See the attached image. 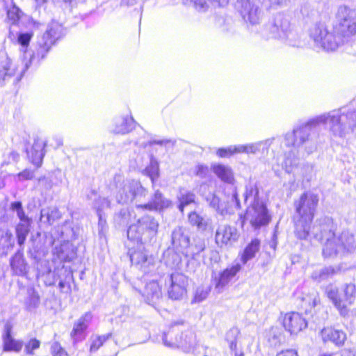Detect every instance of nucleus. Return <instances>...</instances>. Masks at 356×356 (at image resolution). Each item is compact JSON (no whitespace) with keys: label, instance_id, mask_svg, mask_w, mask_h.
<instances>
[{"label":"nucleus","instance_id":"obj_22","mask_svg":"<svg viewBox=\"0 0 356 356\" xmlns=\"http://www.w3.org/2000/svg\"><path fill=\"white\" fill-rule=\"evenodd\" d=\"M309 136L307 132L301 129L293 131L291 135L292 145L301 146L309 140Z\"/></svg>","mask_w":356,"mask_h":356},{"label":"nucleus","instance_id":"obj_5","mask_svg":"<svg viewBox=\"0 0 356 356\" xmlns=\"http://www.w3.org/2000/svg\"><path fill=\"white\" fill-rule=\"evenodd\" d=\"M336 35L334 31L330 32L327 26L322 23L316 24L310 33L312 40L327 51H332L338 47Z\"/></svg>","mask_w":356,"mask_h":356},{"label":"nucleus","instance_id":"obj_31","mask_svg":"<svg viewBox=\"0 0 356 356\" xmlns=\"http://www.w3.org/2000/svg\"><path fill=\"white\" fill-rule=\"evenodd\" d=\"M13 70L11 69V63L8 61H5L0 68V82L4 81L6 76H11Z\"/></svg>","mask_w":356,"mask_h":356},{"label":"nucleus","instance_id":"obj_1","mask_svg":"<svg viewBox=\"0 0 356 356\" xmlns=\"http://www.w3.org/2000/svg\"><path fill=\"white\" fill-rule=\"evenodd\" d=\"M318 202V195L309 191L302 193L299 199L294 202L297 221L306 236L309 233Z\"/></svg>","mask_w":356,"mask_h":356},{"label":"nucleus","instance_id":"obj_12","mask_svg":"<svg viewBox=\"0 0 356 356\" xmlns=\"http://www.w3.org/2000/svg\"><path fill=\"white\" fill-rule=\"evenodd\" d=\"M5 334L3 337V351L19 352L22 348V342L15 340L11 337L12 326L7 323L4 327Z\"/></svg>","mask_w":356,"mask_h":356},{"label":"nucleus","instance_id":"obj_42","mask_svg":"<svg viewBox=\"0 0 356 356\" xmlns=\"http://www.w3.org/2000/svg\"><path fill=\"white\" fill-rule=\"evenodd\" d=\"M274 333L275 334H274V336H273V339H277V341H275L274 343V345L276 346L277 343H280V341H281V339H280L281 334H277L275 330L274 331Z\"/></svg>","mask_w":356,"mask_h":356},{"label":"nucleus","instance_id":"obj_23","mask_svg":"<svg viewBox=\"0 0 356 356\" xmlns=\"http://www.w3.org/2000/svg\"><path fill=\"white\" fill-rule=\"evenodd\" d=\"M327 297L332 301L338 310L346 309L347 303L341 300L338 296V290L337 289H332L327 292Z\"/></svg>","mask_w":356,"mask_h":356},{"label":"nucleus","instance_id":"obj_21","mask_svg":"<svg viewBox=\"0 0 356 356\" xmlns=\"http://www.w3.org/2000/svg\"><path fill=\"white\" fill-rule=\"evenodd\" d=\"M195 195L193 192L188 191L184 194H182L178 198V209L179 211L183 213L184 212L185 208L191 204L195 203Z\"/></svg>","mask_w":356,"mask_h":356},{"label":"nucleus","instance_id":"obj_17","mask_svg":"<svg viewBox=\"0 0 356 356\" xmlns=\"http://www.w3.org/2000/svg\"><path fill=\"white\" fill-rule=\"evenodd\" d=\"M211 169L213 173L222 181L233 184L234 176L232 169L222 164H214Z\"/></svg>","mask_w":356,"mask_h":356},{"label":"nucleus","instance_id":"obj_8","mask_svg":"<svg viewBox=\"0 0 356 356\" xmlns=\"http://www.w3.org/2000/svg\"><path fill=\"white\" fill-rule=\"evenodd\" d=\"M171 284L169 296L174 300L182 298L186 293L187 278L182 273H175L170 275Z\"/></svg>","mask_w":356,"mask_h":356},{"label":"nucleus","instance_id":"obj_11","mask_svg":"<svg viewBox=\"0 0 356 356\" xmlns=\"http://www.w3.org/2000/svg\"><path fill=\"white\" fill-rule=\"evenodd\" d=\"M140 293L149 303H151L161 297L162 289L157 281L152 280L146 283Z\"/></svg>","mask_w":356,"mask_h":356},{"label":"nucleus","instance_id":"obj_32","mask_svg":"<svg viewBox=\"0 0 356 356\" xmlns=\"http://www.w3.org/2000/svg\"><path fill=\"white\" fill-rule=\"evenodd\" d=\"M331 123L330 129L334 134H341L343 132V126L340 122V120L338 117H332L331 118Z\"/></svg>","mask_w":356,"mask_h":356},{"label":"nucleus","instance_id":"obj_20","mask_svg":"<svg viewBox=\"0 0 356 356\" xmlns=\"http://www.w3.org/2000/svg\"><path fill=\"white\" fill-rule=\"evenodd\" d=\"M31 222H22L16 225L15 233L19 245L22 246L24 244L26 237L31 231Z\"/></svg>","mask_w":356,"mask_h":356},{"label":"nucleus","instance_id":"obj_33","mask_svg":"<svg viewBox=\"0 0 356 356\" xmlns=\"http://www.w3.org/2000/svg\"><path fill=\"white\" fill-rule=\"evenodd\" d=\"M40 345V341L36 339H31L25 346V352L28 355H33V350L39 348Z\"/></svg>","mask_w":356,"mask_h":356},{"label":"nucleus","instance_id":"obj_19","mask_svg":"<svg viewBox=\"0 0 356 356\" xmlns=\"http://www.w3.org/2000/svg\"><path fill=\"white\" fill-rule=\"evenodd\" d=\"M188 221L191 226L201 231H205L209 225L207 220L195 210L188 213Z\"/></svg>","mask_w":356,"mask_h":356},{"label":"nucleus","instance_id":"obj_16","mask_svg":"<svg viewBox=\"0 0 356 356\" xmlns=\"http://www.w3.org/2000/svg\"><path fill=\"white\" fill-rule=\"evenodd\" d=\"M90 320V314L86 313L74 324V328L71 332V335L75 341H79L83 337L82 336L83 333L87 329Z\"/></svg>","mask_w":356,"mask_h":356},{"label":"nucleus","instance_id":"obj_41","mask_svg":"<svg viewBox=\"0 0 356 356\" xmlns=\"http://www.w3.org/2000/svg\"><path fill=\"white\" fill-rule=\"evenodd\" d=\"M277 356H298L297 352L293 350H286L282 351Z\"/></svg>","mask_w":356,"mask_h":356},{"label":"nucleus","instance_id":"obj_28","mask_svg":"<svg viewBox=\"0 0 356 356\" xmlns=\"http://www.w3.org/2000/svg\"><path fill=\"white\" fill-rule=\"evenodd\" d=\"M130 259L134 264H143L147 261V256L143 250H136L131 253Z\"/></svg>","mask_w":356,"mask_h":356},{"label":"nucleus","instance_id":"obj_18","mask_svg":"<svg viewBox=\"0 0 356 356\" xmlns=\"http://www.w3.org/2000/svg\"><path fill=\"white\" fill-rule=\"evenodd\" d=\"M322 337L324 341H331L337 345H342L346 339V334L341 330L332 328H324L321 331Z\"/></svg>","mask_w":356,"mask_h":356},{"label":"nucleus","instance_id":"obj_44","mask_svg":"<svg viewBox=\"0 0 356 356\" xmlns=\"http://www.w3.org/2000/svg\"><path fill=\"white\" fill-rule=\"evenodd\" d=\"M10 156L13 159V160H17L18 158L19 157V154L18 152H12L10 154Z\"/></svg>","mask_w":356,"mask_h":356},{"label":"nucleus","instance_id":"obj_13","mask_svg":"<svg viewBox=\"0 0 356 356\" xmlns=\"http://www.w3.org/2000/svg\"><path fill=\"white\" fill-rule=\"evenodd\" d=\"M261 248V240L257 238H252L244 248L241 254V261L245 264L249 260L255 257Z\"/></svg>","mask_w":356,"mask_h":356},{"label":"nucleus","instance_id":"obj_9","mask_svg":"<svg viewBox=\"0 0 356 356\" xmlns=\"http://www.w3.org/2000/svg\"><path fill=\"white\" fill-rule=\"evenodd\" d=\"M238 232L235 227L225 225L216 230L215 240L220 246L228 245L238 240Z\"/></svg>","mask_w":356,"mask_h":356},{"label":"nucleus","instance_id":"obj_14","mask_svg":"<svg viewBox=\"0 0 356 356\" xmlns=\"http://www.w3.org/2000/svg\"><path fill=\"white\" fill-rule=\"evenodd\" d=\"M56 42V38L49 31L45 32L42 35V42L38 44L36 50L37 56L41 59L44 58L51 47L55 45Z\"/></svg>","mask_w":356,"mask_h":356},{"label":"nucleus","instance_id":"obj_15","mask_svg":"<svg viewBox=\"0 0 356 356\" xmlns=\"http://www.w3.org/2000/svg\"><path fill=\"white\" fill-rule=\"evenodd\" d=\"M168 206V203L163 200V194L159 191H156L154 193V200L152 202L139 204L137 208L141 210L156 211Z\"/></svg>","mask_w":356,"mask_h":356},{"label":"nucleus","instance_id":"obj_34","mask_svg":"<svg viewBox=\"0 0 356 356\" xmlns=\"http://www.w3.org/2000/svg\"><path fill=\"white\" fill-rule=\"evenodd\" d=\"M159 229V223L154 218H149V220L145 222V230L147 232L156 234Z\"/></svg>","mask_w":356,"mask_h":356},{"label":"nucleus","instance_id":"obj_39","mask_svg":"<svg viewBox=\"0 0 356 356\" xmlns=\"http://www.w3.org/2000/svg\"><path fill=\"white\" fill-rule=\"evenodd\" d=\"M237 333L236 330H230L226 335V338L227 341H229L230 342V347L231 348H233V346H236V341H235V334Z\"/></svg>","mask_w":356,"mask_h":356},{"label":"nucleus","instance_id":"obj_4","mask_svg":"<svg viewBox=\"0 0 356 356\" xmlns=\"http://www.w3.org/2000/svg\"><path fill=\"white\" fill-rule=\"evenodd\" d=\"M240 218L242 225L245 224L246 220H248L254 229L266 227L271 221V216L269 213L267 205L262 201H255L251 203L247 207Z\"/></svg>","mask_w":356,"mask_h":356},{"label":"nucleus","instance_id":"obj_7","mask_svg":"<svg viewBox=\"0 0 356 356\" xmlns=\"http://www.w3.org/2000/svg\"><path fill=\"white\" fill-rule=\"evenodd\" d=\"M302 313H285L283 317V325L291 334H297L307 325Z\"/></svg>","mask_w":356,"mask_h":356},{"label":"nucleus","instance_id":"obj_29","mask_svg":"<svg viewBox=\"0 0 356 356\" xmlns=\"http://www.w3.org/2000/svg\"><path fill=\"white\" fill-rule=\"evenodd\" d=\"M145 171V174L150 178L153 184L159 177V167L156 163H151L146 167Z\"/></svg>","mask_w":356,"mask_h":356},{"label":"nucleus","instance_id":"obj_46","mask_svg":"<svg viewBox=\"0 0 356 356\" xmlns=\"http://www.w3.org/2000/svg\"><path fill=\"white\" fill-rule=\"evenodd\" d=\"M330 232H332V236L335 237V232L334 231L330 230Z\"/></svg>","mask_w":356,"mask_h":356},{"label":"nucleus","instance_id":"obj_35","mask_svg":"<svg viewBox=\"0 0 356 356\" xmlns=\"http://www.w3.org/2000/svg\"><path fill=\"white\" fill-rule=\"evenodd\" d=\"M32 37V33H19L18 35L17 42L23 47H28Z\"/></svg>","mask_w":356,"mask_h":356},{"label":"nucleus","instance_id":"obj_6","mask_svg":"<svg viewBox=\"0 0 356 356\" xmlns=\"http://www.w3.org/2000/svg\"><path fill=\"white\" fill-rule=\"evenodd\" d=\"M46 143L40 138H34L33 142L26 147L29 162L33 165L36 169L40 168L45 155Z\"/></svg>","mask_w":356,"mask_h":356},{"label":"nucleus","instance_id":"obj_10","mask_svg":"<svg viewBox=\"0 0 356 356\" xmlns=\"http://www.w3.org/2000/svg\"><path fill=\"white\" fill-rule=\"evenodd\" d=\"M241 270V266L239 264H236L224 269L219 274V277L215 284L216 289L218 291L223 289L229 284L232 278L235 277Z\"/></svg>","mask_w":356,"mask_h":356},{"label":"nucleus","instance_id":"obj_40","mask_svg":"<svg viewBox=\"0 0 356 356\" xmlns=\"http://www.w3.org/2000/svg\"><path fill=\"white\" fill-rule=\"evenodd\" d=\"M61 350H65L58 342H54L51 347V354L58 353V352H61Z\"/></svg>","mask_w":356,"mask_h":356},{"label":"nucleus","instance_id":"obj_27","mask_svg":"<svg viewBox=\"0 0 356 356\" xmlns=\"http://www.w3.org/2000/svg\"><path fill=\"white\" fill-rule=\"evenodd\" d=\"M249 200L255 201H260L259 199V188L255 184L249 185L246 186L244 193V200L247 202Z\"/></svg>","mask_w":356,"mask_h":356},{"label":"nucleus","instance_id":"obj_37","mask_svg":"<svg viewBox=\"0 0 356 356\" xmlns=\"http://www.w3.org/2000/svg\"><path fill=\"white\" fill-rule=\"evenodd\" d=\"M132 129V125L130 120H125L119 127L118 132L122 134L129 132Z\"/></svg>","mask_w":356,"mask_h":356},{"label":"nucleus","instance_id":"obj_26","mask_svg":"<svg viewBox=\"0 0 356 356\" xmlns=\"http://www.w3.org/2000/svg\"><path fill=\"white\" fill-rule=\"evenodd\" d=\"M10 209L16 211L17 217L21 222H32L31 218L26 214L21 202L16 201L12 202L10 204Z\"/></svg>","mask_w":356,"mask_h":356},{"label":"nucleus","instance_id":"obj_47","mask_svg":"<svg viewBox=\"0 0 356 356\" xmlns=\"http://www.w3.org/2000/svg\"><path fill=\"white\" fill-rule=\"evenodd\" d=\"M320 356H329V355H321Z\"/></svg>","mask_w":356,"mask_h":356},{"label":"nucleus","instance_id":"obj_38","mask_svg":"<svg viewBox=\"0 0 356 356\" xmlns=\"http://www.w3.org/2000/svg\"><path fill=\"white\" fill-rule=\"evenodd\" d=\"M208 172V168L204 165H199L196 167L195 175L200 177H204Z\"/></svg>","mask_w":356,"mask_h":356},{"label":"nucleus","instance_id":"obj_30","mask_svg":"<svg viewBox=\"0 0 356 356\" xmlns=\"http://www.w3.org/2000/svg\"><path fill=\"white\" fill-rule=\"evenodd\" d=\"M240 149L238 147L219 148L216 151V154L220 158H227L233 156L236 153L240 152Z\"/></svg>","mask_w":356,"mask_h":356},{"label":"nucleus","instance_id":"obj_2","mask_svg":"<svg viewBox=\"0 0 356 356\" xmlns=\"http://www.w3.org/2000/svg\"><path fill=\"white\" fill-rule=\"evenodd\" d=\"M334 33L341 38L356 35V10L347 6H341L335 14L333 25Z\"/></svg>","mask_w":356,"mask_h":356},{"label":"nucleus","instance_id":"obj_43","mask_svg":"<svg viewBox=\"0 0 356 356\" xmlns=\"http://www.w3.org/2000/svg\"><path fill=\"white\" fill-rule=\"evenodd\" d=\"M205 298V296L204 297H202L201 295H199L197 293H196L194 296V298H193V302H200L201 301L202 299H204Z\"/></svg>","mask_w":356,"mask_h":356},{"label":"nucleus","instance_id":"obj_45","mask_svg":"<svg viewBox=\"0 0 356 356\" xmlns=\"http://www.w3.org/2000/svg\"><path fill=\"white\" fill-rule=\"evenodd\" d=\"M52 355L53 356H68L65 350H61V352H58V353H54Z\"/></svg>","mask_w":356,"mask_h":356},{"label":"nucleus","instance_id":"obj_24","mask_svg":"<svg viewBox=\"0 0 356 356\" xmlns=\"http://www.w3.org/2000/svg\"><path fill=\"white\" fill-rule=\"evenodd\" d=\"M7 20L11 25H16L21 18V10L15 5L11 6L6 11Z\"/></svg>","mask_w":356,"mask_h":356},{"label":"nucleus","instance_id":"obj_36","mask_svg":"<svg viewBox=\"0 0 356 356\" xmlns=\"http://www.w3.org/2000/svg\"><path fill=\"white\" fill-rule=\"evenodd\" d=\"M17 177L20 180H30L33 178L34 172L29 169H24L17 174Z\"/></svg>","mask_w":356,"mask_h":356},{"label":"nucleus","instance_id":"obj_25","mask_svg":"<svg viewBox=\"0 0 356 356\" xmlns=\"http://www.w3.org/2000/svg\"><path fill=\"white\" fill-rule=\"evenodd\" d=\"M111 337V334H107L105 335H95L92 336L90 338V352H96L99 348L104 344V343Z\"/></svg>","mask_w":356,"mask_h":356},{"label":"nucleus","instance_id":"obj_3","mask_svg":"<svg viewBox=\"0 0 356 356\" xmlns=\"http://www.w3.org/2000/svg\"><path fill=\"white\" fill-rule=\"evenodd\" d=\"M184 325V322H174L169 330L163 335V342L165 346L170 348H180L185 352H188L195 344V336L194 332L188 329L186 330L185 337L183 333L178 336L180 331L179 325Z\"/></svg>","mask_w":356,"mask_h":356}]
</instances>
